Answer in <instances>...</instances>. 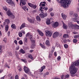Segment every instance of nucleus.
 <instances>
[{
	"instance_id": "393cba45",
	"label": "nucleus",
	"mask_w": 79,
	"mask_h": 79,
	"mask_svg": "<svg viewBox=\"0 0 79 79\" xmlns=\"http://www.w3.org/2000/svg\"><path fill=\"white\" fill-rule=\"evenodd\" d=\"M10 18H11L12 19H15V16L13 14V13H12L10 16Z\"/></svg>"
},
{
	"instance_id": "c85d7f7f",
	"label": "nucleus",
	"mask_w": 79,
	"mask_h": 79,
	"mask_svg": "<svg viewBox=\"0 0 79 79\" xmlns=\"http://www.w3.org/2000/svg\"><path fill=\"white\" fill-rule=\"evenodd\" d=\"M69 35L67 34H64L63 36V37L64 38H68Z\"/></svg>"
},
{
	"instance_id": "412c9836",
	"label": "nucleus",
	"mask_w": 79,
	"mask_h": 79,
	"mask_svg": "<svg viewBox=\"0 0 79 79\" xmlns=\"http://www.w3.org/2000/svg\"><path fill=\"white\" fill-rule=\"evenodd\" d=\"M22 8H23L24 11H26V10H27V11H28L29 10L28 8H27V6H24L22 7Z\"/></svg>"
},
{
	"instance_id": "ddd939ff",
	"label": "nucleus",
	"mask_w": 79,
	"mask_h": 79,
	"mask_svg": "<svg viewBox=\"0 0 79 79\" xmlns=\"http://www.w3.org/2000/svg\"><path fill=\"white\" fill-rule=\"evenodd\" d=\"M26 27V23H23L21 26L20 27V29L21 30L23 28H24Z\"/></svg>"
},
{
	"instance_id": "052dcab7",
	"label": "nucleus",
	"mask_w": 79,
	"mask_h": 79,
	"mask_svg": "<svg viewBox=\"0 0 79 79\" xmlns=\"http://www.w3.org/2000/svg\"><path fill=\"white\" fill-rule=\"evenodd\" d=\"M52 10H53V9H52V8H51L49 9V12H51V11H52Z\"/></svg>"
},
{
	"instance_id": "f3484780",
	"label": "nucleus",
	"mask_w": 79,
	"mask_h": 79,
	"mask_svg": "<svg viewBox=\"0 0 79 79\" xmlns=\"http://www.w3.org/2000/svg\"><path fill=\"white\" fill-rule=\"evenodd\" d=\"M40 47L42 48H44V50L46 48V47H45V46L43 44L40 43Z\"/></svg>"
},
{
	"instance_id": "a18cd8bd",
	"label": "nucleus",
	"mask_w": 79,
	"mask_h": 79,
	"mask_svg": "<svg viewBox=\"0 0 79 79\" xmlns=\"http://www.w3.org/2000/svg\"><path fill=\"white\" fill-rule=\"evenodd\" d=\"M73 41L74 43H76L77 42V40L76 39H74Z\"/></svg>"
},
{
	"instance_id": "72a5a7b5",
	"label": "nucleus",
	"mask_w": 79,
	"mask_h": 79,
	"mask_svg": "<svg viewBox=\"0 0 79 79\" xmlns=\"http://www.w3.org/2000/svg\"><path fill=\"white\" fill-rule=\"evenodd\" d=\"M74 37L75 39H77L79 40V35H77L74 36Z\"/></svg>"
},
{
	"instance_id": "0eeeda50",
	"label": "nucleus",
	"mask_w": 79,
	"mask_h": 79,
	"mask_svg": "<svg viewBox=\"0 0 79 79\" xmlns=\"http://www.w3.org/2000/svg\"><path fill=\"white\" fill-rule=\"evenodd\" d=\"M23 69L26 73H27L29 72V69L27 68V67H26V66H24Z\"/></svg>"
},
{
	"instance_id": "f704fd0d",
	"label": "nucleus",
	"mask_w": 79,
	"mask_h": 79,
	"mask_svg": "<svg viewBox=\"0 0 79 79\" xmlns=\"http://www.w3.org/2000/svg\"><path fill=\"white\" fill-rule=\"evenodd\" d=\"M45 44L46 45H50V42L48 40H47L46 41Z\"/></svg>"
},
{
	"instance_id": "dca6fc26",
	"label": "nucleus",
	"mask_w": 79,
	"mask_h": 79,
	"mask_svg": "<svg viewBox=\"0 0 79 79\" xmlns=\"http://www.w3.org/2000/svg\"><path fill=\"white\" fill-rule=\"evenodd\" d=\"M12 13H11V11L10 10H8L6 12V14L8 16H10Z\"/></svg>"
},
{
	"instance_id": "13d9d810",
	"label": "nucleus",
	"mask_w": 79,
	"mask_h": 79,
	"mask_svg": "<svg viewBox=\"0 0 79 79\" xmlns=\"http://www.w3.org/2000/svg\"><path fill=\"white\" fill-rule=\"evenodd\" d=\"M19 46H18L16 48V50H19Z\"/></svg>"
},
{
	"instance_id": "6e6d98bb",
	"label": "nucleus",
	"mask_w": 79,
	"mask_h": 79,
	"mask_svg": "<svg viewBox=\"0 0 79 79\" xmlns=\"http://www.w3.org/2000/svg\"><path fill=\"white\" fill-rule=\"evenodd\" d=\"M22 61L24 62V63H26V60H24V59H22Z\"/></svg>"
},
{
	"instance_id": "680f3d73",
	"label": "nucleus",
	"mask_w": 79,
	"mask_h": 79,
	"mask_svg": "<svg viewBox=\"0 0 79 79\" xmlns=\"http://www.w3.org/2000/svg\"><path fill=\"white\" fill-rule=\"evenodd\" d=\"M40 3H42L43 4V3H44V4H46V2L45 1H44V2H41Z\"/></svg>"
},
{
	"instance_id": "e2e57ef3",
	"label": "nucleus",
	"mask_w": 79,
	"mask_h": 79,
	"mask_svg": "<svg viewBox=\"0 0 79 79\" xmlns=\"http://www.w3.org/2000/svg\"><path fill=\"white\" fill-rule=\"evenodd\" d=\"M54 55V56H57V54H56V52H55Z\"/></svg>"
},
{
	"instance_id": "de8ad7c7",
	"label": "nucleus",
	"mask_w": 79,
	"mask_h": 79,
	"mask_svg": "<svg viewBox=\"0 0 79 79\" xmlns=\"http://www.w3.org/2000/svg\"><path fill=\"white\" fill-rule=\"evenodd\" d=\"M74 12H70V15H71V16H74Z\"/></svg>"
},
{
	"instance_id": "0e129e2a",
	"label": "nucleus",
	"mask_w": 79,
	"mask_h": 79,
	"mask_svg": "<svg viewBox=\"0 0 79 79\" xmlns=\"http://www.w3.org/2000/svg\"><path fill=\"white\" fill-rule=\"evenodd\" d=\"M73 33L74 34H77V32L75 31H74L73 32Z\"/></svg>"
},
{
	"instance_id": "49530a36",
	"label": "nucleus",
	"mask_w": 79,
	"mask_h": 79,
	"mask_svg": "<svg viewBox=\"0 0 79 79\" xmlns=\"http://www.w3.org/2000/svg\"><path fill=\"white\" fill-rule=\"evenodd\" d=\"M19 44H20V45H23V41H21V40H20V41H19Z\"/></svg>"
},
{
	"instance_id": "2eb2a0df",
	"label": "nucleus",
	"mask_w": 79,
	"mask_h": 79,
	"mask_svg": "<svg viewBox=\"0 0 79 79\" xmlns=\"http://www.w3.org/2000/svg\"><path fill=\"white\" fill-rule=\"evenodd\" d=\"M9 29V25L8 24H6L5 27V30L7 32V31H8Z\"/></svg>"
},
{
	"instance_id": "39448f33",
	"label": "nucleus",
	"mask_w": 79,
	"mask_h": 79,
	"mask_svg": "<svg viewBox=\"0 0 79 79\" xmlns=\"http://www.w3.org/2000/svg\"><path fill=\"white\" fill-rule=\"evenodd\" d=\"M31 38L30 40L31 41V42L32 44L34 46L35 45V41L34 40H32L33 39V36L32 35H30Z\"/></svg>"
},
{
	"instance_id": "1a4fd4ad",
	"label": "nucleus",
	"mask_w": 79,
	"mask_h": 79,
	"mask_svg": "<svg viewBox=\"0 0 79 79\" xmlns=\"http://www.w3.org/2000/svg\"><path fill=\"white\" fill-rule=\"evenodd\" d=\"M61 15L63 19H64V20H66V18H67V16L64 14V13H62L61 14Z\"/></svg>"
},
{
	"instance_id": "bf43d9fd",
	"label": "nucleus",
	"mask_w": 79,
	"mask_h": 79,
	"mask_svg": "<svg viewBox=\"0 0 79 79\" xmlns=\"http://www.w3.org/2000/svg\"><path fill=\"white\" fill-rule=\"evenodd\" d=\"M7 34L8 35V36L9 37V36H10V31H8L7 33Z\"/></svg>"
},
{
	"instance_id": "3c124183",
	"label": "nucleus",
	"mask_w": 79,
	"mask_h": 79,
	"mask_svg": "<svg viewBox=\"0 0 79 79\" xmlns=\"http://www.w3.org/2000/svg\"><path fill=\"white\" fill-rule=\"evenodd\" d=\"M57 60H61V56H58L57 58Z\"/></svg>"
},
{
	"instance_id": "aec40b11",
	"label": "nucleus",
	"mask_w": 79,
	"mask_h": 79,
	"mask_svg": "<svg viewBox=\"0 0 79 79\" xmlns=\"http://www.w3.org/2000/svg\"><path fill=\"white\" fill-rule=\"evenodd\" d=\"M42 9H44V10H48V8L47 7H43L41 6L40 7V10H42Z\"/></svg>"
},
{
	"instance_id": "a211bd4d",
	"label": "nucleus",
	"mask_w": 79,
	"mask_h": 79,
	"mask_svg": "<svg viewBox=\"0 0 79 79\" xmlns=\"http://www.w3.org/2000/svg\"><path fill=\"white\" fill-rule=\"evenodd\" d=\"M19 52H20L21 53H22V54H24V53H26V51H25L23 49H21L19 50Z\"/></svg>"
},
{
	"instance_id": "c756f323",
	"label": "nucleus",
	"mask_w": 79,
	"mask_h": 79,
	"mask_svg": "<svg viewBox=\"0 0 79 79\" xmlns=\"http://www.w3.org/2000/svg\"><path fill=\"white\" fill-rule=\"evenodd\" d=\"M3 9L5 11H7L8 10V8L6 6H3Z\"/></svg>"
},
{
	"instance_id": "603ef678",
	"label": "nucleus",
	"mask_w": 79,
	"mask_h": 79,
	"mask_svg": "<svg viewBox=\"0 0 79 79\" xmlns=\"http://www.w3.org/2000/svg\"><path fill=\"white\" fill-rule=\"evenodd\" d=\"M65 78H68V77H69V74H67V75H65Z\"/></svg>"
},
{
	"instance_id": "6e6552de",
	"label": "nucleus",
	"mask_w": 79,
	"mask_h": 79,
	"mask_svg": "<svg viewBox=\"0 0 79 79\" xmlns=\"http://www.w3.org/2000/svg\"><path fill=\"white\" fill-rule=\"evenodd\" d=\"M59 35V33L58 32H55L53 35V38H56L57 37H58Z\"/></svg>"
},
{
	"instance_id": "e433bc0d",
	"label": "nucleus",
	"mask_w": 79,
	"mask_h": 79,
	"mask_svg": "<svg viewBox=\"0 0 79 79\" xmlns=\"http://www.w3.org/2000/svg\"><path fill=\"white\" fill-rule=\"evenodd\" d=\"M61 79H66L65 76L64 75L62 74V76H61Z\"/></svg>"
},
{
	"instance_id": "f8f14e48",
	"label": "nucleus",
	"mask_w": 79,
	"mask_h": 79,
	"mask_svg": "<svg viewBox=\"0 0 79 79\" xmlns=\"http://www.w3.org/2000/svg\"><path fill=\"white\" fill-rule=\"evenodd\" d=\"M68 26L69 27H70L73 29L75 28V26L72 24L71 23H69L68 24Z\"/></svg>"
},
{
	"instance_id": "7c9ffc66",
	"label": "nucleus",
	"mask_w": 79,
	"mask_h": 79,
	"mask_svg": "<svg viewBox=\"0 0 79 79\" xmlns=\"http://www.w3.org/2000/svg\"><path fill=\"white\" fill-rule=\"evenodd\" d=\"M39 16L41 18H45V15H44V14H40L39 15Z\"/></svg>"
},
{
	"instance_id": "37998d69",
	"label": "nucleus",
	"mask_w": 79,
	"mask_h": 79,
	"mask_svg": "<svg viewBox=\"0 0 79 79\" xmlns=\"http://www.w3.org/2000/svg\"><path fill=\"white\" fill-rule=\"evenodd\" d=\"M64 47L65 48H68V45L67 44H64Z\"/></svg>"
},
{
	"instance_id": "20e7f679",
	"label": "nucleus",
	"mask_w": 79,
	"mask_h": 79,
	"mask_svg": "<svg viewBox=\"0 0 79 79\" xmlns=\"http://www.w3.org/2000/svg\"><path fill=\"white\" fill-rule=\"evenodd\" d=\"M46 33V35H47V36H49V37H51V36L53 35V33H52V31H47Z\"/></svg>"
},
{
	"instance_id": "09e8293b",
	"label": "nucleus",
	"mask_w": 79,
	"mask_h": 79,
	"mask_svg": "<svg viewBox=\"0 0 79 79\" xmlns=\"http://www.w3.org/2000/svg\"><path fill=\"white\" fill-rule=\"evenodd\" d=\"M73 16H75V17H77V16H78V15H77V14L75 13L74 14Z\"/></svg>"
},
{
	"instance_id": "a878e982",
	"label": "nucleus",
	"mask_w": 79,
	"mask_h": 79,
	"mask_svg": "<svg viewBox=\"0 0 79 79\" xmlns=\"http://www.w3.org/2000/svg\"><path fill=\"white\" fill-rule=\"evenodd\" d=\"M11 27L13 29H15L16 28V25H15V24H11Z\"/></svg>"
},
{
	"instance_id": "7ed1b4c3",
	"label": "nucleus",
	"mask_w": 79,
	"mask_h": 79,
	"mask_svg": "<svg viewBox=\"0 0 79 79\" xmlns=\"http://www.w3.org/2000/svg\"><path fill=\"white\" fill-rule=\"evenodd\" d=\"M7 3H8L9 5L12 6H15V4L14 3V2L12 1V0H6Z\"/></svg>"
},
{
	"instance_id": "9b49d317",
	"label": "nucleus",
	"mask_w": 79,
	"mask_h": 79,
	"mask_svg": "<svg viewBox=\"0 0 79 79\" xmlns=\"http://www.w3.org/2000/svg\"><path fill=\"white\" fill-rule=\"evenodd\" d=\"M37 31L40 35H41V36H44V33L42 32L40 30L37 29Z\"/></svg>"
},
{
	"instance_id": "79ce46f5",
	"label": "nucleus",
	"mask_w": 79,
	"mask_h": 79,
	"mask_svg": "<svg viewBox=\"0 0 79 79\" xmlns=\"http://www.w3.org/2000/svg\"><path fill=\"white\" fill-rule=\"evenodd\" d=\"M73 21H74V22H77V23H79V21H78L77 20V19L76 18H74L73 19Z\"/></svg>"
},
{
	"instance_id": "bb28decb",
	"label": "nucleus",
	"mask_w": 79,
	"mask_h": 79,
	"mask_svg": "<svg viewBox=\"0 0 79 79\" xmlns=\"http://www.w3.org/2000/svg\"><path fill=\"white\" fill-rule=\"evenodd\" d=\"M30 36V37L31 39V35H31V33L29 32H28L27 33V34L26 35V37H29V36Z\"/></svg>"
},
{
	"instance_id": "4468645a",
	"label": "nucleus",
	"mask_w": 79,
	"mask_h": 79,
	"mask_svg": "<svg viewBox=\"0 0 79 79\" xmlns=\"http://www.w3.org/2000/svg\"><path fill=\"white\" fill-rule=\"evenodd\" d=\"M46 23L48 25H50V24L51 23V22H50V19H47Z\"/></svg>"
},
{
	"instance_id": "9d476101",
	"label": "nucleus",
	"mask_w": 79,
	"mask_h": 79,
	"mask_svg": "<svg viewBox=\"0 0 79 79\" xmlns=\"http://www.w3.org/2000/svg\"><path fill=\"white\" fill-rule=\"evenodd\" d=\"M27 20L31 23H34V19H29V18H27Z\"/></svg>"
},
{
	"instance_id": "4c0bfd02",
	"label": "nucleus",
	"mask_w": 79,
	"mask_h": 79,
	"mask_svg": "<svg viewBox=\"0 0 79 79\" xmlns=\"http://www.w3.org/2000/svg\"><path fill=\"white\" fill-rule=\"evenodd\" d=\"M39 6L41 7V6H45V4H42L40 3Z\"/></svg>"
},
{
	"instance_id": "6ab92c4d",
	"label": "nucleus",
	"mask_w": 79,
	"mask_h": 79,
	"mask_svg": "<svg viewBox=\"0 0 79 79\" xmlns=\"http://www.w3.org/2000/svg\"><path fill=\"white\" fill-rule=\"evenodd\" d=\"M62 23H63V27L64 29H67V26L64 23V22H63V21H62Z\"/></svg>"
},
{
	"instance_id": "b1692460",
	"label": "nucleus",
	"mask_w": 79,
	"mask_h": 79,
	"mask_svg": "<svg viewBox=\"0 0 79 79\" xmlns=\"http://www.w3.org/2000/svg\"><path fill=\"white\" fill-rule=\"evenodd\" d=\"M5 22H6V24H8H8H10V20L8 19H6L5 20Z\"/></svg>"
},
{
	"instance_id": "4be33fe9",
	"label": "nucleus",
	"mask_w": 79,
	"mask_h": 79,
	"mask_svg": "<svg viewBox=\"0 0 79 79\" xmlns=\"http://www.w3.org/2000/svg\"><path fill=\"white\" fill-rule=\"evenodd\" d=\"M36 19L37 21H41V19H40V17H39V16H37L36 17Z\"/></svg>"
},
{
	"instance_id": "f257e3e1",
	"label": "nucleus",
	"mask_w": 79,
	"mask_h": 79,
	"mask_svg": "<svg viewBox=\"0 0 79 79\" xmlns=\"http://www.w3.org/2000/svg\"><path fill=\"white\" fill-rule=\"evenodd\" d=\"M75 66H79L78 68H79V61H75L72 64L69 68V70L70 71L71 76L72 77L74 76V74L76 73L77 70V68L74 67Z\"/></svg>"
},
{
	"instance_id": "f03ea898",
	"label": "nucleus",
	"mask_w": 79,
	"mask_h": 79,
	"mask_svg": "<svg viewBox=\"0 0 79 79\" xmlns=\"http://www.w3.org/2000/svg\"><path fill=\"white\" fill-rule=\"evenodd\" d=\"M57 2L61 5L64 8H67L71 4V0H57Z\"/></svg>"
},
{
	"instance_id": "2f4dec72",
	"label": "nucleus",
	"mask_w": 79,
	"mask_h": 79,
	"mask_svg": "<svg viewBox=\"0 0 79 79\" xmlns=\"http://www.w3.org/2000/svg\"><path fill=\"white\" fill-rule=\"evenodd\" d=\"M24 43H27L28 42V40H27V38L25 37L24 40Z\"/></svg>"
},
{
	"instance_id": "5fc2aeb1",
	"label": "nucleus",
	"mask_w": 79,
	"mask_h": 79,
	"mask_svg": "<svg viewBox=\"0 0 79 79\" xmlns=\"http://www.w3.org/2000/svg\"><path fill=\"white\" fill-rule=\"evenodd\" d=\"M44 17H47V15H48V14H47V13H45L44 14Z\"/></svg>"
},
{
	"instance_id": "ea45409f",
	"label": "nucleus",
	"mask_w": 79,
	"mask_h": 79,
	"mask_svg": "<svg viewBox=\"0 0 79 79\" xmlns=\"http://www.w3.org/2000/svg\"><path fill=\"white\" fill-rule=\"evenodd\" d=\"M18 69L19 71H22V68L21 67H19L18 68Z\"/></svg>"
},
{
	"instance_id": "423d86ee",
	"label": "nucleus",
	"mask_w": 79,
	"mask_h": 79,
	"mask_svg": "<svg viewBox=\"0 0 79 79\" xmlns=\"http://www.w3.org/2000/svg\"><path fill=\"white\" fill-rule=\"evenodd\" d=\"M59 26V24L58 22H56L55 23H53L52 24V27H54V28H55L56 27H57Z\"/></svg>"
},
{
	"instance_id": "a19ab883",
	"label": "nucleus",
	"mask_w": 79,
	"mask_h": 79,
	"mask_svg": "<svg viewBox=\"0 0 79 79\" xmlns=\"http://www.w3.org/2000/svg\"><path fill=\"white\" fill-rule=\"evenodd\" d=\"M28 4L29 6H30V7H31V8H32V5H33V4H32L31 3H28Z\"/></svg>"
},
{
	"instance_id": "473e14b6",
	"label": "nucleus",
	"mask_w": 79,
	"mask_h": 79,
	"mask_svg": "<svg viewBox=\"0 0 79 79\" xmlns=\"http://www.w3.org/2000/svg\"><path fill=\"white\" fill-rule=\"evenodd\" d=\"M52 55H53V54H49L48 57L49 60H50V59H52Z\"/></svg>"
},
{
	"instance_id": "774afa93",
	"label": "nucleus",
	"mask_w": 79,
	"mask_h": 79,
	"mask_svg": "<svg viewBox=\"0 0 79 79\" xmlns=\"http://www.w3.org/2000/svg\"><path fill=\"white\" fill-rule=\"evenodd\" d=\"M5 76H4V77H1V79H5Z\"/></svg>"
},
{
	"instance_id": "5701e85b",
	"label": "nucleus",
	"mask_w": 79,
	"mask_h": 79,
	"mask_svg": "<svg viewBox=\"0 0 79 79\" xmlns=\"http://www.w3.org/2000/svg\"><path fill=\"white\" fill-rule=\"evenodd\" d=\"M45 68V66L44 65L42 67L40 70V72H42L43 71H44V69Z\"/></svg>"
},
{
	"instance_id": "c03bdc74",
	"label": "nucleus",
	"mask_w": 79,
	"mask_h": 79,
	"mask_svg": "<svg viewBox=\"0 0 79 79\" xmlns=\"http://www.w3.org/2000/svg\"><path fill=\"white\" fill-rule=\"evenodd\" d=\"M15 55L17 58H18L19 55L18 54V52H15Z\"/></svg>"
},
{
	"instance_id": "8fccbe9b",
	"label": "nucleus",
	"mask_w": 79,
	"mask_h": 79,
	"mask_svg": "<svg viewBox=\"0 0 79 79\" xmlns=\"http://www.w3.org/2000/svg\"><path fill=\"white\" fill-rule=\"evenodd\" d=\"M15 79H19V77H18V75H16L15 77Z\"/></svg>"
},
{
	"instance_id": "4d7b16f0",
	"label": "nucleus",
	"mask_w": 79,
	"mask_h": 79,
	"mask_svg": "<svg viewBox=\"0 0 79 79\" xmlns=\"http://www.w3.org/2000/svg\"><path fill=\"white\" fill-rule=\"evenodd\" d=\"M50 15L51 16H54V14L52 12H51L50 13Z\"/></svg>"
},
{
	"instance_id": "338daca9",
	"label": "nucleus",
	"mask_w": 79,
	"mask_h": 79,
	"mask_svg": "<svg viewBox=\"0 0 79 79\" xmlns=\"http://www.w3.org/2000/svg\"><path fill=\"white\" fill-rule=\"evenodd\" d=\"M3 71V70L2 69L0 70V73H2Z\"/></svg>"
},
{
	"instance_id": "c9c22d12",
	"label": "nucleus",
	"mask_w": 79,
	"mask_h": 79,
	"mask_svg": "<svg viewBox=\"0 0 79 79\" xmlns=\"http://www.w3.org/2000/svg\"><path fill=\"white\" fill-rule=\"evenodd\" d=\"M31 8H33V9H35V8H37V5H35L33 4L32 7H31Z\"/></svg>"
},
{
	"instance_id": "58836bf2",
	"label": "nucleus",
	"mask_w": 79,
	"mask_h": 79,
	"mask_svg": "<svg viewBox=\"0 0 79 79\" xmlns=\"http://www.w3.org/2000/svg\"><path fill=\"white\" fill-rule=\"evenodd\" d=\"M19 35L20 37H21L23 36V33L21 32H19Z\"/></svg>"
},
{
	"instance_id": "cd10ccee",
	"label": "nucleus",
	"mask_w": 79,
	"mask_h": 79,
	"mask_svg": "<svg viewBox=\"0 0 79 79\" xmlns=\"http://www.w3.org/2000/svg\"><path fill=\"white\" fill-rule=\"evenodd\" d=\"M28 56V58H30L31 60H34V58H33V57H32V56L31 55H29Z\"/></svg>"
},
{
	"instance_id": "69168bd1",
	"label": "nucleus",
	"mask_w": 79,
	"mask_h": 79,
	"mask_svg": "<svg viewBox=\"0 0 79 79\" xmlns=\"http://www.w3.org/2000/svg\"><path fill=\"white\" fill-rule=\"evenodd\" d=\"M3 48V46L2 45H0V50H1L2 49V48Z\"/></svg>"
},
{
	"instance_id": "864d4df0",
	"label": "nucleus",
	"mask_w": 79,
	"mask_h": 79,
	"mask_svg": "<svg viewBox=\"0 0 79 79\" xmlns=\"http://www.w3.org/2000/svg\"><path fill=\"white\" fill-rule=\"evenodd\" d=\"M14 42L16 45H18V41L17 40H14Z\"/></svg>"
}]
</instances>
